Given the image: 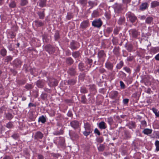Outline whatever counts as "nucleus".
Returning a JSON list of instances; mask_svg holds the SVG:
<instances>
[{"mask_svg":"<svg viewBox=\"0 0 159 159\" xmlns=\"http://www.w3.org/2000/svg\"><path fill=\"white\" fill-rule=\"evenodd\" d=\"M71 48L72 49H75L76 47L75 46V43L74 42H72L71 43Z\"/></svg>","mask_w":159,"mask_h":159,"instance_id":"obj_29","label":"nucleus"},{"mask_svg":"<svg viewBox=\"0 0 159 159\" xmlns=\"http://www.w3.org/2000/svg\"><path fill=\"white\" fill-rule=\"evenodd\" d=\"M38 14L39 18L41 19H43L44 17V14L43 12H39Z\"/></svg>","mask_w":159,"mask_h":159,"instance_id":"obj_34","label":"nucleus"},{"mask_svg":"<svg viewBox=\"0 0 159 159\" xmlns=\"http://www.w3.org/2000/svg\"><path fill=\"white\" fill-rule=\"evenodd\" d=\"M100 71L101 73H103L105 71V70L103 69H101L100 70Z\"/></svg>","mask_w":159,"mask_h":159,"instance_id":"obj_59","label":"nucleus"},{"mask_svg":"<svg viewBox=\"0 0 159 159\" xmlns=\"http://www.w3.org/2000/svg\"><path fill=\"white\" fill-rule=\"evenodd\" d=\"M83 64L80 63L79 64V68L80 70H83L84 69H83Z\"/></svg>","mask_w":159,"mask_h":159,"instance_id":"obj_42","label":"nucleus"},{"mask_svg":"<svg viewBox=\"0 0 159 159\" xmlns=\"http://www.w3.org/2000/svg\"><path fill=\"white\" fill-rule=\"evenodd\" d=\"M37 85L39 88H42L44 85V83L42 80L38 81L36 83Z\"/></svg>","mask_w":159,"mask_h":159,"instance_id":"obj_8","label":"nucleus"},{"mask_svg":"<svg viewBox=\"0 0 159 159\" xmlns=\"http://www.w3.org/2000/svg\"><path fill=\"white\" fill-rule=\"evenodd\" d=\"M16 6V3L14 1L11 2L9 5V6L11 8H15Z\"/></svg>","mask_w":159,"mask_h":159,"instance_id":"obj_21","label":"nucleus"},{"mask_svg":"<svg viewBox=\"0 0 159 159\" xmlns=\"http://www.w3.org/2000/svg\"><path fill=\"white\" fill-rule=\"evenodd\" d=\"M130 31L131 33L132 36L133 37H136L139 34L137 31L135 30H131Z\"/></svg>","mask_w":159,"mask_h":159,"instance_id":"obj_9","label":"nucleus"},{"mask_svg":"<svg viewBox=\"0 0 159 159\" xmlns=\"http://www.w3.org/2000/svg\"><path fill=\"white\" fill-rule=\"evenodd\" d=\"M152 20V17H148L146 20V22L147 23H150Z\"/></svg>","mask_w":159,"mask_h":159,"instance_id":"obj_24","label":"nucleus"},{"mask_svg":"<svg viewBox=\"0 0 159 159\" xmlns=\"http://www.w3.org/2000/svg\"><path fill=\"white\" fill-rule=\"evenodd\" d=\"M80 53L78 52H73L72 53V56L75 58H77L79 57Z\"/></svg>","mask_w":159,"mask_h":159,"instance_id":"obj_19","label":"nucleus"},{"mask_svg":"<svg viewBox=\"0 0 159 159\" xmlns=\"http://www.w3.org/2000/svg\"><path fill=\"white\" fill-rule=\"evenodd\" d=\"M70 124L72 127L74 128H77L79 126V123L76 120L72 121L71 122Z\"/></svg>","mask_w":159,"mask_h":159,"instance_id":"obj_3","label":"nucleus"},{"mask_svg":"<svg viewBox=\"0 0 159 159\" xmlns=\"http://www.w3.org/2000/svg\"><path fill=\"white\" fill-rule=\"evenodd\" d=\"M94 132L95 133L97 134L98 135H100V133L99 131L97 128H96V129H95V130H94Z\"/></svg>","mask_w":159,"mask_h":159,"instance_id":"obj_44","label":"nucleus"},{"mask_svg":"<svg viewBox=\"0 0 159 159\" xmlns=\"http://www.w3.org/2000/svg\"><path fill=\"white\" fill-rule=\"evenodd\" d=\"M147 7V3H145L142 4L140 6V9L142 10H145Z\"/></svg>","mask_w":159,"mask_h":159,"instance_id":"obj_14","label":"nucleus"},{"mask_svg":"<svg viewBox=\"0 0 159 159\" xmlns=\"http://www.w3.org/2000/svg\"><path fill=\"white\" fill-rule=\"evenodd\" d=\"M68 83L71 85L74 84L75 83V81L73 79L70 80L68 81Z\"/></svg>","mask_w":159,"mask_h":159,"instance_id":"obj_27","label":"nucleus"},{"mask_svg":"<svg viewBox=\"0 0 159 159\" xmlns=\"http://www.w3.org/2000/svg\"><path fill=\"white\" fill-rule=\"evenodd\" d=\"M99 127L102 129H105L106 128L105 123L103 121H102L99 124Z\"/></svg>","mask_w":159,"mask_h":159,"instance_id":"obj_10","label":"nucleus"},{"mask_svg":"<svg viewBox=\"0 0 159 159\" xmlns=\"http://www.w3.org/2000/svg\"><path fill=\"white\" fill-rule=\"evenodd\" d=\"M86 1V0H80V2L82 4H85Z\"/></svg>","mask_w":159,"mask_h":159,"instance_id":"obj_54","label":"nucleus"},{"mask_svg":"<svg viewBox=\"0 0 159 159\" xmlns=\"http://www.w3.org/2000/svg\"><path fill=\"white\" fill-rule=\"evenodd\" d=\"M151 91V90L150 89H148L147 91V93H150Z\"/></svg>","mask_w":159,"mask_h":159,"instance_id":"obj_61","label":"nucleus"},{"mask_svg":"<svg viewBox=\"0 0 159 159\" xmlns=\"http://www.w3.org/2000/svg\"><path fill=\"white\" fill-rule=\"evenodd\" d=\"M105 55L104 52L103 51H100L98 53V56L99 57H102Z\"/></svg>","mask_w":159,"mask_h":159,"instance_id":"obj_23","label":"nucleus"},{"mask_svg":"<svg viewBox=\"0 0 159 159\" xmlns=\"http://www.w3.org/2000/svg\"><path fill=\"white\" fill-rule=\"evenodd\" d=\"M98 150L100 151H103L104 149V147L103 145H100L98 148Z\"/></svg>","mask_w":159,"mask_h":159,"instance_id":"obj_32","label":"nucleus"},{"mask_svg":"<svg viewBox=\"0 0 159 159\" xmlns=\"http://www.w3.org/2000/svg\"><path fill=\"white\" fill-rule=\"evenodd\" d=\"M14 64L16 66H18L20 65L21 62L19 60L16 59L14 61Z\"/></svg>","mask_w":159,"mask_h":159,"instance_id":"obj_13","label":"nucleus"},{"mask_svg":"<svg viewBox=\"0 0 159 159\" xmlns=\"http://www.w3.org/2000/svg\"><path fill=\"white\" fill-rule=\"evenodd\" d=\"M152 130L148 129H146L143 130V133L145 134H148L151 133Z\"/></svg>","mask_w":159,"mask_h":159,"instance_id":"obj_16","label":"nucleus"},{"mask_svg":"<svg viewBox=\"0 0 159 159\" xmlns=\"http://www.w3.org/2000/svg\"><path fill=\"white\" fill-rule=\"evenodd\" d=\"M155 145L156 146V150L158 151H159V141L157 140L155 142Z\"/></svg>","mask_w":159,"mask_h":159,"instance_id":"obj_22","label":"nucleus"},{"mask_svg":"<svg viewBox=\"0 0 159 159\" xmlns=\"http://www.w3.org/2000/svg\"><path fill=\"white\" fill-rule=\"evenodd\" d=\"M47 97V94L45 93H42L41 95L42 98L43 99H45Z\"/></svg>","mask_w":159,"mask_h":159,"instance_id":"obj_37","label":"nucleus"},{"mask_svg":"<svg viewBox=\"0 0 159 159\" xmlns=\"http://www.w3.org/2000/svg\"><path fill=\"white\" fill-rule=\"evenodd\" d=\"M12 126V124L11 122H9L7 125V127L8 128H11Z\"/></svg>","mask_w":159,"mask_h":159,"instance_id":"obj_41","label":"nucleus"},{"mask_svg":"<svg viewBox=\"0 0 159 159\" xmlns=\"http://www.w3.org/2000/svg\"><path fill=\"white\" fill-rule=\"evenodd\" d=\"M123 62H120L117 66V68L119 69L121 68L123 66Z\"/></svg>","mask_w":159,"mask_h":159,"instance_id":"obj_39","label":"nucleus"},{"mask_svg":"<svg viewBox=\"0 0 159 159\" xmlns=\"http://www.w3.org/2000/svg\"><path fill=\"white\" fill-rule=\"evenodd\" d=\"M113 93L114 94V97H116L118 94V93L116 91H114L113 92Z\"/></svg>","mask_w":159,"mask_h":159,"instance_id":"obj_53","label":"nucleus"},{"mask_svg":"<svg viewBox=\"0 0 159 159\" xmlns=\"http://www.w3.org/2000/svg\"><path fill=\"white\" fill-rule=\"evenodd\" d=\"M132 58L131 57H129L128 58L127 60L128 61H130L132 60Z\"/></svg>","mask_w":159,"mask_h":159,"instance_id":"obj_60","label":"nucleus"},{"mask_svg":"<svg viewBox=\"0 0 159 159\" xmlns=\"http://www.w3.org/2000/svg\"><path fill=\"white\" fill-rule=\"evenodd\" d=\"M88 22L87 21H83L81 24L80 26L82 28H85L88 26Z\"/></svg>","mask_w":159,"mask_h":159,"instance_id":"obj_11","label":"nucleus"},{"mask_svg":"<svg viewBox=\"0 0 159 159\" xmlns=\"http://www.w3.org/2000/svg\"><path fill=\"white\" fill-rule=\"evenodd\" d=\"M91 132V130H86L83 132L84 134L86 136L89 135L90 133Z\"/></svg>","mask_w":159,"mask_h":159,"instance_id":"obj_33","label":"nucleus"},{"mask_svg":"<svg viewBox=\"0 0 159 159\" xmlns=\"http://www.w3.org/2000/svg\"><path fill=\"white\" fill-rule=\"evenodd\" d=\"M3 159H12L11 158L8 156H6L4 157Z\"/></svg>","mask_w":159,"mask_h":159,"instance_id":"obj_55","label":"nucleus"},{"mask_svg":"<svg viewBox=\"0 0 159 159\" xmlns=\"http://www.w3.org/2000/svg\"><path fill=\"white\" fill-rule=\"evenodd\" d=\"M132 49V46L131 45H130L129 46V47L128 48V50L129 51H130L131 49Z\"/></svg>","mask_w":159,"mask_h":159,"instance_id":"obj_58","label":"nucleus"},{"mask_svg":"<svg viewBox=\"0 0 159 159\" xmlns=\"http://www.w3.org/2000/svg\"><path fill=\"white\" fill-rule=\"evenodd\" d=\"M49 81L50 86H55L57 84L58 82L57 81L54 79H51Z\"/></svg>","mask_w":159,"mask_h":159,"instance_id":"obj_6","label":"nucleus"},{"mask_svg":"<svg viewBox=\"0 0 159 159\" xmlns=\"http://www.w3.org/2000/svg\"><path fill=\"white\" fill-rule=\"evenodd\" d=\"M55 37L56 39H58L59 37V34L58 32H57L56 33Z\"/></svg>","mask_w":159,"mask_h":159,"instance_id":"obj_46","label":"nucleus"},{"mask_svg":"<svg viewBox=\"0 0 159 159\" xmlns=\"http://www.w3.org/2000/svg\"><path fill=\"white\" fill-rule=\"evenodd\" d=\"M67 18H68V19H70L71 18V16H69V15H68L67 16Z\"/></svg>","mask_w":159,"mask_h":159,"instance_id":"obj_63","label":"nucleus"},{"mask_svg":"<svg viewBox=\"0 0 159 159\" xmlns=\"http://www.w3.org/2000/svg\"><path fill=\"white\" fill-rule=\"evenodd\" d=\"M26 88L27 89H30L32 88V85L31 84H28L26 86Z\"/></svg>","mask_w":159,"mask_h":159,"instance_id":"obj_49","label":"nucleus"},{"mask_svg":"<svg viewBox=\"0 0 159 159\" xmlns=\"http://www.w3.org/2000/svg\"><path fill=\"white\" fill-rule=\"evenodd\" d=\"M128 17L129 19V20L132 23L134 22L137 19V18L135 16L132 14L129 15H128Z\"/></svg>","mask_w":159,"mask_h":159,"instance_id":"obj_7","label":"nucleus"},{"mask_svg":"<svg viewBox=\"0 0 159 159\" xmlns=\"http://www.w3.org/2000/svg\"><path fill=\"white\" fill-rule=\"evenodd\" d=\"M158 6H159V2L154 1L152 2L151 3V6L152 8H154Z\"/></svg>","mask_w":159,"mask_h":159,"instance_id":"obj_12","label":"nucleus"},{"mask_svg":"<svg viewBox=\"0 0 159 159\" xmlns=\"http://www.w3.org/2000/svg\"><path fill=\"white\" fill-rule=\"evenodd\" d=\"M155 59L157 60H159V54L155 57Z\"/></svg>","mask_w":159,"mask_h":159,"instance_id":"obj_57","label":"nucleus"},{"mask_svg":"<svg viewBox=\"0 0 159 159\" xmlns=\"http://www.w3.org/2000/svg\"><path fill=\"white\" fill-rule=\"evenodd\" d=\"M97 141L99 143H101L103 141V138L101 137L98 138L97 139Z\"/></svg>","mask_w":159,"mask_h":159,"instance_id":"obj_40","label":"nucleus"},{"mask_svg":"<svg viewBox=\"0 0 159 159\" xmlns=\"http://www.w3.org/2000/svg\"><path fill=\"white\" fill-rule=\"evenodd\" d=\"M120 83L121 88L123 89H124L125 88V84L123 83V82H122L121 81H120Z\"/></svg>","mask_w":159,"mask_h":159,"instance_id":"obj_43","label":"nucleus"},{"mask_svg":"<svg viewBox=\"0 0 159 159\" xmlns=\"http://www.w3.org/2000/svg\"><path fill=\"white\" fill-rule=\"evenodd\" d=\"M29 106L30 107L33 106V104L32 103H30L29 104Z\"/></svg>","mask_w":159,"mask_h":159,"instance_id":"obj_62","label":"nucleus"},{"mask_svg":"<svg viewBox=\"0 0 159 159\" xmlns=\"http://www.w3.org/2000/svg\"><path fill=\"white\" fill-rule=\"evenodd\" d=\"M43 137V134L39 131L36 132L34 136V138L35 139H41Z\"/></svg>","mask_w":159,"mask_h":159,"instance_id":"obj_5","label":"nucleus"},{"mask_svg":"<svg viewBox=\"0 0 159 159\" xmlns=\"http://www.w3.org/2000/svg\"><path fill=\"white\" fill-rule=\"evenodd\" d=\"M86 99L85 96H83L81 97V102L83 103H84L86 102Z\"/></svg>","mask_w":159,"mask_h":159,"instance_id":"obj_38","label":"nucleus"},{"mask_svg":"<svg viewBox=\"0 0 159 159\" xmlns=\"http://www.w3.org/2000/svg\"><path fill=\"white\" fill-rule=\"evenodd\" d=\"M39 120L42 123H44L46 121V119L44 116H42L39 118Z\"/></svg>","mask_w":159,"mask_h":159,"instance_id":"obj_25","label":"nucleus"},{"mask_svg":"<svg viewBox=\"0 0 159 159\" xmlns=\"http://www.w3.org/2000/svg\"><path fill=\"white\" fill-rule=\"evenodd\" d=\"M92 60L91 59H88L87 62L89 64L90 66H91V63L92 62Z\"/></svg>","mask_w":159,"mask_h":159,"instance_id":"obj_50","label":"nucleus"},{"mask_svg":"<svg viewBox=\"0 0 159 159\" xmlns=\"http://www.w3.org/2000/svg\"><path fill=\"white\" fill-rule=\"evenodd\" d=\"M43 157L40 155H38V159H43Z\"/></svg>","mask_w":159,"mask_h":159,"instance_id":"obj_52","label":"nucleus"},{"mask_svg":"<svg viewBox=\"0 0 159 159\" xmlns=\"http://www.w3.org/2000/svg\"><path fill=\"white\" fill-rule=\"evenodd\" d=\"M35 25L37 26H41L43 25V23L41 22L37 21H34Z\"/></svg>","mask_w":159,"mask_h":159,"instance_id":"obj_20","label":"nucleus"},{"mask_svg":"<svg viewBox=\"0 0 159 159\" xmlns=\"http://www.w3.org/2000/svg\"><path fill=\"white\" fill-rule=\"evenodd\" d=\"M12 59V57L10 56H7L5 59V61L8 62L11 61Z\"/></svg>","mask_w":159,"mask_h":159,"instance_id":"obj_36","label":"nucleus"},{"mask_svg":"<svg viewBox=\"0 0 159 159\" xmlns=\"http://www.w3.org/2000/svg\"><path fill=\"white\" fill-rule=\"evenodd\" d=\"M84 127L86 130H91L90 125L88 123L84 124Z\"/></svg>","mask_w":159,"mask_h":159,"instance_id":"obj_15","label":"nucleus"},{"mask_svg":"<svg viewBox=\"0 0 159 159\" xmlns=\"http://www.w3.org/2000/svg\"><path fill=\"white\" fill-rule=\"evenodd\" d=\"M152 110L154 113L155 114L156 116L157 117L159 116V111H157V110L156 109L153 108Z\"/></svg>","mask_w":159,"mask_h":159,"instance_id":"obj_26","label":"nucleus"},{"mask_svg":"<svg viewBox=\"0 0 159 159\" xmlns=\"http://www.w3.org/2000/svg\"><path fill=\"white\" fill-rule=\"evenodd\" d=\"M131 124L132 126L131 127V128H134L135 126V123L133 122H131L130 123Z\"/></svg>","mask_w":159,"mask_h":159,"instance_id":"obj_56","label":"nucleus"},{"mask_svg":"<svg viewBox=\"0 0 159 159\" xmlns=\"http://www.w3.org/2000/svg\"><path fill=\"white\" fill-rule=\"evenodd\" d=\"M124 69L127 72H130V69L128 68L125 67V68H124Z\"/></svg>","mask_w":159,"mask_h":159,"instance_id":"obj_51","label":"nucleus"},{"mask_svg":"<svg viewBox=\"0 0 159 159\" xmlns=\"http://www.w3.org/2000/svg\"><path fill=\"white\" fill-rule=\"evenodd\" d=\"M133 96L134 97H136L137 96V93H134L133 94Z\"/></svg>","mask_w":159,"mask_h":159,"instance_id":"obj_64","label":"nucleus"},{"mask_svg":"<svg viewBox=\"0 0 159 159\" xmlns=\"http://www.w3.org/2000/svg\"><path fill=\"white\" fill-rule=\"evenodd\" d=\"M81 92L83 93H86L87 92L85 88L82 89L81 90Z\"/></svg>","mask_w":159,"mask_h":159,"instance_id":"obj_48","label":"nucleus"},{"mask_svg":"<svg viewBox=\"0 0 159 159\" xmlns=\"http://www.w3.org/2000/svg\"><path fill=\"white\" fill-rule=\"evenodd\" d=\"M106 67L109 69H111L113 67L112 65L110 63H107L106 64Z\"/></svg>","mask_w":159,"mask_h":159,"instance_id":"obj_30","label":"nucleus"},{"mask_svg":"<svg viewBox=\"0 0 159 159\" xmlns=\"http://www.w3.org/2000/svg\"><path fill=\"white\" fill-rule=\"evenodd\" d=\"M12 137L14 139H16L18 137V136L17 134H14L12 136Z\"/></svg>","mask_w":159,"mask_h":159,"instance_id":"obj_45","label":"nucleus"},{"mask_svg":"<svg viewBox=\"0 0 159 159\" xmlns=\"http://www.w3.org/2000/svg\"><path fill=\"white\" fill-rule=\"evenodd\" d=\"M129 101V99H124L123 102V103L125 104H127L128 103Z\"/></svg>","mask_w":159,"mask_h":159,"instance_id":"obj_47","label":"nucleus"},{"mask_svg":"<svg viewBox=\"0 0 159 159\" xmlns=\"http://www.w3.org/2000/svg\"><path fill=\"white\" fill-rule=\"evenodd\" d=\"M45 49L51 53H52L55 51L54 48L50 45H47L45 47Z\"/></svg>","mask_w":159,"mask_h":159,"instance_id":"obj_2","label":"nucleus"},{"mask_svg":"<svg viewBox=\"0 0 159 159\" xmlns=\"http://www.w3.org/2000/svg\"><path fill=\"white\" fill-rule=\"evenodd\" d=\"M68 73L71 75H74L76 73L75 68L73 67H70L69 68L68 71Z\"/></svg>","mask_w":159,"mask_h":159,"instance_id":"obj_4","label":"nucleus"},{"mask_svg":"<svg viewBox=\"0 0 159 159\" xmlns=\"http://www.w3.org/2000/svg\"><path fill=\"white\" fill-rule=\"evenodd\" d=\"M46 1V0H40L39 5L42 7H44L45 5Z\"/></svg>","mask_w":159,"mask_h":159,"instance_id":"obj_17","label":"nucleus"},{"mask_svg":"<svg viewBox=\"0 0 159 159\" xmlns=\"http://www.w3.org/2000/svg\"><path fill=\"white\" fill-rule=\"evenodd\" d=\"M102 23L100 19L94 20L92 22V25L95 27H100Z\"/></svg>","mask_w":159,"mask_h":159,"instance_id":"obj_1","label":"nucleus"},{"mask_svg":"<svg viewBox=\"0 0 159 159\" xmlns=\"http://www.w3.org/2000/svg\"><path fill=\"white\" fill-rule=\"evenodd\" d=\"M73 62L72 59L70 57L66 59V62L68 64L71 65L73 63Z\"/></svg>","mask_w":159,"mask_h":159,"instance_id":"obj_18","label":"nucleus"},{"mask_svg":"<svg viewBox=\"0 0 159 159\" xmlns=\"http://www.w3.org/2000/svg\"><path fill=\"white\" fill-rule=\"evenodd\" d=\"M28 3L27 0H21V5L24 6L26 5Z\"/></svg>","mask_w":159,"mask_h":159,"instance_id":"obj_31","label":"nucleus"},{"mask_svg":"<svg viewBox=\"0 0 159 159\" xmlns=\"http://www.w3.org/2000/svg\"><path fill=\"white\" fill-rule=\"evenodd\" d=\"M6 52L7 51L4 49H2L1 51V54L3 56H4L6 55Z\"/></svg>","mask_w":159,"mask_h":159,"instance_id":"obj_28","label":"nucleus"},{"mask_svg":"<svg viewBox=\"0 0 159 159\" xmlns=\"http://www.w3.org/2000/svg\"><path fill=\"white\" fill-rule=\"evenodd\" d=\"M6 117L9 120H11L12 118V115L9 113L6 114Z\"/></svg>","mask_w":159,"mask_h":159,"instance_id":"obj_35","label":"nucleus"}]
</instances>
